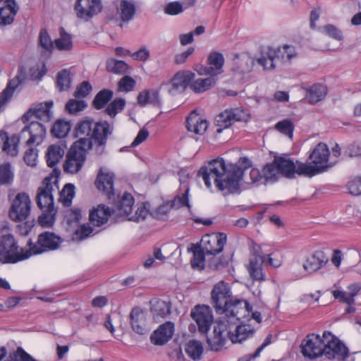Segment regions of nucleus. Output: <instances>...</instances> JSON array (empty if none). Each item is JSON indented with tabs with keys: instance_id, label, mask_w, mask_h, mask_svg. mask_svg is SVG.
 <instances>
[{
	"instance_id": "13",
	"label": "nucleus",
	"mask_w": 361,
	"mask_h": 361,
	"mask_svg": "<svg viewBox=\"0 0 361 361\" xmlns=\"http://www.w3.org/2000/svg\"><path fill=\"white\" fill-rule=\"evenodd\" d=\"M190 316L196 322L201 334H207L213 322V316L208 306L196 305L190 312Z\"/></svg>"
},
{
	"instance_id": "43",
	"label": "nucleus",
	"mask_w": 361,
	"mask_h": 361,
	"mask_svg": "<svg viewBox=\"0 0 361 361\" xmlns=\"http://www.w3.org/2000/svg\"><path fill=\"white\" fill-rule=\"evenodd\" d=\"M185 351L192 360H200L203 353L202 343L197 340H190L186 343Z\"/></svg>"
},
{
	"instance_id": "7",
	"label": "nucleus",
	"mask_w": 361,
	"mask_h": 361,
	"mask_svg": "<svg viewBox=\"0 0 361 361\" xmlns=\"http://www.w3.org/2000/svg\"><path fill=\"white\" fill-rule=\"evenodd\" d=\"M61 239L52 232L45 231L38 235L36 243H33L31 240L27 242L28 250L32 255H39L45 252L56 250Z\"/></svg>"
},
{
	"instance_id": "50",
	"label": "nucleus",
	"mask_w": 361,
	"mask_h": 361,
	"mask_svg": "<svg viewBox=\"0 0 361 361\" xmlns=\"http://www.w3.org/2000/svg\"><path fill=\"white\" fill-rule=\"evenodd\" d=\"M189 190V188H187L183 193L176 195L171 201H169L172 209H179L183 207H187L188 210L190 211L191 205L188 198Z\"/></svg>"
},
{
	"instance_id": "25",
	"label": "nucleus",
	"mask_w": 361,
	"mask_h": 361,
	"mask_svg": "<svg viewBox=\"0 0 361 361\" xmlns=\"http://www.w3.org/2000/svg\"><path fill=\"white\" fill-rule=\"evenodd\" d=\"M240 118L233 110H225L224 112L218 114L215 118V123L219 127L216 130L218 133L222 132L223 129L231 126L234 121H240Z\"/></svg>"
},
{
	"instance_id": "53",
	"label": "nucleus",
	"mask_w": 361,
	"mask_h": 361,
	"mask_svg": "<svg viewBox=\"0 0 361 361\" xmlns=\"http://www.w3.org/2000/svg\"><path fill=\"white\" fill-rule=\"evenodd\" d=\"M125 106V99L122 98H116L109 104L105 111L109 116L114 118L119 111L124 109Z\"/></svg>"
},
{
	"instance_id": "3",
	"label": "nucleus",
	"mask_w": 361,
	"mask_h": 361,
	"mask_svg": "<svg viewBox=\"0 0 361 361\" xmlns=\"http://www.w3.org/2000/svg\"><path fill=\"white\" fill-rule=\"evenodd\" d=\"M57 183V177H46L37 189L36 202L42 214L38 217V223L42 227H51L55 221L56 210L54 207V186Z\"/></svg>"
},
{
	"instance_id": "62",
	"label": "nucleus",
	"mask_w": 361,
	"mask_h": 361,
	"mask_svg": "<svg viewBox=\"0 0 361 361\" xmlns=\"http://www.w3.org/2000/svg\"><path fill=\"white\" fill-rule=\"evenodd\" d=\"M343 155L350 158L361 156V144L353 142L348 145L344 149Z\"/></svg>"
},
{
	"instance_id": "49",
	"label": "nucleus",
	"mask_w": 361,
	"mask_h": 361,
	"mask_svg": "<svg viewBox=\"0 0 361 361\" xmlns=\"http://www.w3.org/2000/svg\"><path fill=\"white\" fill-rule=\"evenodd\" d=\"M106 68L107 71L115 74H124L128 73V66L123 61L111 59L106 61Z\"/></svg>"
},
{
	"instance_id": "63",
	"label": "nucleus",
	"mask_w": 361,
	"mask_h": 361,
	"mask_svg": "<svg viewBox=\"0 0 361 361\" xmlns=\"http://www.w3.org/2000/svg\"><path fill=\"white\" fill-rule=\"evenodd\" d=\"M92 233L93 228L91 226L82 225L75 231L73 238L82 240L87 237L92 236L93 235Z\"/></svg>"
},
{
	"instance_id": "33",
	"label": "nucleus",
	"mask_w": 361,
	"mask_h": 361,
	"mask_svg": "<svg viewBox=\"0 0 361 361\" xmlns=\"http://www.w3.org/2000/svg\"><path fill=\"white\" fill-rule=\"evenodd\" d=\"M265 260L260 258H251L250 259L247 271L250 277L255 281H263L265 280V273L263 271L262 265Z\"/></svg>"
},
{
	"instance_id": "35",
	"label": "nucleus",
	"mask_w": 361,
	"mask_h": 361,
	"mask_svg": "<svg viewBox=\"0 0 361 361\" xmlns=\"http://www.w3.org/2000/svg\"><path fill=\"white\" fill-rule=\"evenodd\" d=\"M216 78L209 75L206 78H198L191 82L190 88L195 93H202L211 89L216 85Z\"/></svg>"
},
{
	"instance_id": "58",
	"label": "nucleus",
	"mask_w": 361,
	"mask_h": 361,
	"mask_svg": "<svg viewBox=\"0 0 361 361\" xmlns=\"http://www.w3.org/2000/svg\"><path fill=\"white\" fill-rule=\"evenodd\" d=\"M229 259L221 256V257H213L209 261V267L213 270H221L224 269L228 265Z\"/></svg>"
},
{
	"instance_id": "51",
	"label": "nucleus",
	"mask_w": 361,
	"mask_h": 361,
	"mask_svg": "<svg viewBox=\"0 0 361 361\" xmlns=\"http://www.w3.org/2000/svg\"><path fill=\"white\" fill-rule=\"evenodd\" d=\"M13 180V173L9 163L0 164V186L9 185Z\"/></svg>"
},
{
	"instance_id": "37",
	"label": "nucleus",
	"mask_w": 361,
	"mask_h": 361,
	"mask_svg": "<svg viewBox=\"0 0 361 361\" xmlns=\"http://www.w3.org/2000/svg\"><path fill=\"white\" fill-rule=\"evenodd\" d=\"M133 204L134 197L133 195L130 193L124 192L116 205L118 214L128 218L132 212Z\"/></svg>"
},
{
	"instance_id": "39",
	"label": "nucleus",
	"mask_w": 361,
	"mask_h": 361,
	"mask_svg": "<svg viewBox=\"0 0 361 361\" xmlns=\"http://www.w3.org/2000/svg\"><path fill=\"white\" fill-rule=\"evenodd\" d=\"M297 173L298 176H302L305 177H313L317 174H319L318 169L310 162H302L296 161L295 162V174Z\"/></svg>"
},
{
	"instance_id": "21",
	"label": "nucleus",
	"mask_w": 361,
	"mask_h": 361,
	"mask_svg": "<svg viewBox=\"0 0 361 361\" xmlns=\"http://www.w3.org/2000/svg\"><path fill=\"white\" fill-rule=\"evenodd\" d=\"M328 262L329 258L324 252L317 250L307 258L302 267L305 271L312 274L324 267Z\"/></svg>"
},
{
	"instance_id": "45",
	"label": "nucleus",
	"mask_w": 361,
	"mask_h": 361,
	"mask_svg": "<svg viewBox=\"0 0 361 361\" xmlns=\"http://www.w3.org/2000/svg\"><path fill=\"white\" fill-rule=\"evenodd\" d=\"M93 147V140L91 137H82L73 143L69 149H75L76 153H80L86 158L87 151Z\"/></svg>"
},
{
	"instance_id": "30",
	"label": "nucleus",
	"mask_w": 361,
	"mask_h": 361,
	"mask_svg": "<svg viewBox=\"0 0 361 361\" xmlns=\"http://www.w3.org/2000/svg\"><path fill=\"white\" fill-rule=\"evenodd\" d=\"M226 327V325L224 324H219L217 326H214V336L212 338H207V342L211 350L219 351L225 345L226 339L223 336V332L225 331Z\"/></svg>"
},
{
	"instance_id": "60",
	"label": "nucleus",
	"mask_w": 361,
	"mask_h": 361,
	"mask_svg": "<svg viewBox=\"0 0 361 361\" xmlns=\"http://www.w3.org/2000/svg\"><path fill=\"white\" fill-rule=\"evenodd\" d=\"M92 90L91 84L88 81H83L76 87L74 97L78 99L84 98L91 92Z\"/></svg>"
},
{
	"instance_id": "18",
	"label": "nucleus",
	"mask_w": 361,
	"mask_h": 361,
	"mask_svg": "<svg viewBox=\"0 0 361 361\" xmlns=\"http://www.w3.org/2000/svg\"><path fill=\"white\" fill-rule=\"evenodd\" d=\"M174 324L171 322H166L160 325L150 336L151 342L156 345L166 344L173 336Z\"/></svg>"
},
{
	"instance_id": "28",
	"label": "nucleus",
	"mask_w": 361,
	"mask_h": 361,
	"mask_svg": "<svg viewBox=\"0 0 361 361\" xmlns=\"http://www.w3.org/2000/svg\"><path fill=\"white\" fill-rule=\"evenodd\" d=\"M111 213L108 207L100 204L96 209L90 211V221L96 226H100L108 221Z\"/></svg>"
},
{
	"instance_id": "64",
	"label": "nucleus",
	"mask_w": 361,
	"mask_h": 361,
	"mask_svg": "<svg viewBox=\"0 0 361 361\" xmlns=\"http://www.w3.org/2000/svg\"><path fill=\"white\" fill-rule=\"evenodd\" d=\"M349 192L355 196L361 195V177H356L348 183Z\"/></svg>"
},
{
	"instance_id": "29",
	"label": "nucleus",
	"mask_w": 361,
	"mask_h": 361,
	"mask_svg": "<svg viewBox=\"0 0 361 361\" xmlns=\"http://www.w3.org/2000/svg\"><path fill=\"white\" fill-rule=\"evenodd\" d=\"M254 333V329L251 328L250 325L238 324L235 329V332H231L229 330L228 334L233 343H240L247 338L252 337Z\"/></svg>"
},
{
	"instance_id": "59",
	"label": "nucleus",
	"mask_w": 361,
	"mask_h": 361,
	"mask_svg": "<svg viewBox=\"0 0 361 361\" xmlns=\"http://www.w3.org/2000/svg\"><path fill=\"white\" fill-rule=\"evenodd\" d=\"M171 209L169 202H165L152 212V216L157 219L165 220Z\"/></svg>"
},
{
	"instance_id": "56",
	"label": "nucleus",
	"mask_w": 361,
	"mask_h": 361,
	"mask_svg": "<svg viewBox=\"0 0 361 361\" xmlns=\"http://www.w3.org/2000/svg\"><path fill=\"white\" fill-rule=\"evenodd\" d=\"M39 45L49 51H51L54 49L53 42L46 29H41L39 32Z\"/></svg>"
},
{
	"instance_id": "36",
	"label": "nucleus",
	"mask_w": 361,
	"mask_h": 361,
	"mask_svg": "<svg viewBox=\"0 0 361 361\" xmlns=\"http://www.w3.org/2000/svg\"><path fill=\"white\" fill-rule=\"evenodd\" d=\"M188 251L193 254L192 259L190 261L191 267L193 269H204L206 252L202 249L201 245L192 244L191 247L188 248Z\"/></svg>"
},
{
	"instance_id": "23",
	"label": "nucleus",
	"mask_w": 361,
	"mask_h": 361,
	"mask_svg": "<svg viewBox=\"0 0 361 361\" xmlns=\"http://www.w3.org/2000/svg\"><path fill=\"white\" fill-rule=\"evenodd\" d=\"M186 128L188 131L202 135L208 128V122L193 111L186 119Z\"/></svg>"
},
{
	"instance_id": "12",
	"label": "nucleus",
	"mask_w": 361,
	"mask_h": 361,
	"mask_svg": "<svg viewBox=\"0 0 361 361\" xmlns=\"http://www.w3.org/2000/svg\"><path fill=\"white\" fill-rule=\"evenodd\" d=\"M195 77V74L192 71H178L169 82L162 83L161 87L166 85L168 87V92L170 94L176 95L183 92L188 86L190 87Z\"/></svg>"
},
{
	"instance_id": "61",
	"label": "nucleus",
	"mask_w": 361,
	"mask_h": 361,
	"mask_svg": "<svg viewBox=\"0 0 361 361\" xmlns=\"http://www.w3.org/2000/svg\"><path fill=\"white\" fill-rule=\"evenodd\" d=\"M323 30L326 35L338 41H342L343 39L341 30L334 25L327 24L324 26Z\"/></svg>"
},
{
	"instance_id": "47",
	"label": "nucleus",
	"mask_w": 361,
	"mask_h": 361,
	"mask_svg": "<svg viewBox=\"0 0 361 361\" xmlns=\"http://www.w3.org/2000/svg\"><path fill=\"white\" fill-rule=\"evenodd\" d=\"M56 87L59 92L66 91L70 89L71 84V73L68 69L59 71L56 77Z\"/></svg>"
},
{
	"instance_id": "2",
	"label": "nucleus",
	"mask_w": 361,
	"mask_h": 361,
	"mask_svg": "<svg viewBox=\"0 0 361 361\" xmlns=\"http://www.w3.org/2000/svg\"><path fill=\"white\" fill-rule=\"evenodd\" d=\"M300 352L306 359L314 360H337L345 361L349 356L347 346L331 332L325 331L322 336L309 334L302 339Z\"/></svg>"
},
{
	"instance_id": "40",
	"label": "nucleus",
	"mask_w": 361,
	"mask_h": 361,
	"mask_svg": "<svg viewBox=\"0 0 361 361\" xmlns=\"http://www.w3.org/2000/svg\"><path fill=\"white\" fill-rule=\"evenodd\" d=\"M262 173L265 184L269 182L274 183L277 181L281 176L278 166L274 163V159L271 163H268L264 165L262 169Z\"/></svg>"
},
{
	"instance_id": "57",
	"label": "nucleus",
	"mask_w": 361,
	"mask_h": 361,
	"mask_svg": "<svg viewBox=\"0 0 361 361\" xmlns=\"http://www.w3.org/2000/svg\"><path fill=\"white\" fill-rule=\"evenodd\" d=\"M87 107V104L83 100H77L71 99L66 104V110L70 114H75L84 110Z\"/></svg>"
},
{
	"instance_id": "5",
	"label": "nucleus",
	"mask_w": 361,
	"mask_h": 361,
	"mask_svg": "<svg viewBox=\"0 0 361 361\" xmlns=\"http://www.w3.org/2000/svg\"><path fill=\"white\" fill-rule=\"evenodd\" d=\"M295 48L290 45H284L283 47L274 49L267 47L262 51L261 56L257 59V63L264 67L265 70L274 69L276 63L290 61L296 56Z\"/></svg>"
},
{
	"instance_id": "55",
	"label": "nucleus",
	"mask_w": 361,
	"mask_h": 361,
	"mask_svg": "<svg viewBox=\"0 0 361 361\" xmlns=\"http://www.w3.org/2000/svg\"><path fill=\"white\" fill-rule=\"evenodd\" d=\"M154 315L161 318H165L171 314V305L163 300L157 302L153 307Z\"/></svg>"
},
{
	"instance_id": "11",
	"label": "nucleus",
	"mask_w": 361,
	"mask_h": 361,
	"mask_svg": "<svg viewBox=\"0 0 361 361\" xmlns=\"http://www.w3.org/2000/svg\"><path fill=\"white\" fill-rule=\"evenodd\" d=\"M75 11L78 18L87 22L102 11V0H77Z\"/></svg>"
},
{
	"instance_id": "44",
	"label": "nucleus",
	"mask_w": 361,
	"mask_h": 361,
	"mask_svg": "<svg viewBox=\"0 0 361 361\" xmlns=\"http://www.w3.org/2000/svg\"><path fill=\"white\" fill-rule=\"evenodd\" d=\"M135 14V4L127 0H122L120 4V16L123 22H129Z\"/></svg>"
},
{
	"instance_id": "27",
	"label": "nucleus",
	"mask_w": 361,
	"mask_h": 361,
	"mask_svg": "<svg viewBox=\"0 0 361 361\" xmlns=\"http://www.w3.org/2000/svg\"><path fill=\"white\" fill-rule=\"evenodd\" d=\"M274 163L277 164L281 176L293 178L295 176V163L290 158L274 157Z\"/></svg>"
},
{
	"instance_id": "46",
	"label": "nucleus",
	"mask_w": 361,
	"mask_h": 361,
	"mask_svg": "<svg viewBox=\"0 0 361 361\" xmlns=\"http://www.w3.org/2000/svg\"><path fill=\"white\" fill-rule=\"evenodd\" d=\"M94 124V120L87 117L80 121L75 127V133L77 136L86 135L87 137H91Z\"/></svg>"
},
{
	"instance_id": "38",
	"label": "nucleus",
	"mask_w": 361,
	"mask_h": 361,
	"mask_svg": "<svg viewBox=\"0 0 361 361\" xmlns=\"http://www.w3.org/2000/svg\"><path fill=\"white\" fill-rule=\"evenodd\" d=\"M18 11V6L16 3L14 5L6 4L4 7L0 8V24L4 25L11 24Z\"/></svg>"
},
{
	"instance_id": "19",
	"label": "nucleus",
	"mask_w": 361,
	"mask_h": 361,
	"mask_svg": "<svg viewBox=\"0 0 361 361\" xmlns=\"http://www.w3.org/2000/svg\"><path fill=\"white\" fill-rule=\"evenodd\" d=\"M114 173H104L101 169L95 180L97 188L106 195L109 200L114 197Z\"/></svg>"
},
{
	"instance_id": "42",
	"label": "nucleus",
	"mask_w": 361,
	"mask_h": 361,
	"mask_svg": "<svg viewBox=\"0 0 361 361\" xmlns=\"http://www.w3.org/2000/svg\"><path fill=\"white\" fill-rule=\"evenodd\" d=\"M114 92L109 89L99 91L92 101V106L97 110L103 109L112 99Z\"/></svg>"
},
{
	"instance_id": "4",
	"label": "nucleus",
	"mask_w": 361,
	"mask_h": 361,
	"mask_svg": "<svg viewBox=\"0 0 361 361\" xmlns=\"http://www.w3.org/2000/svg\"><path fill=\"white\" fill-rule=\"evenodd\" d=\"M0 257L3 264H14L30 257V251L19 248L11 233H4L0 239Z\"/></svg>"
},
{
	"instance_id": "22",
	"label": "nucleus",
	"mask_w": 361,
	"mask_h": 361,
	"mask_svg": "<svg viewBox=\"0 0 361 361\" xmlns=\"http://www.w3.org/2000/svg\"><path fill=\"white\" fill-rule=\"evenodd\" d=\"M129 317L133 331L141 335L147 333L146 317L142 309L139 307H133L130 311Z\"/></svg>"
},
{
	"instance_id": "31",
	"label": "nucleus",
	"mask_w": 361,
	"mask_h": 361,
	"mask_svg": "<svg viewBox=\"0 0 361 361\" xmlns=\"http://www.w3.org/2000/svg\"><path fill=\"white\" fill-rule=\"evenodd\" d=\"M19 140V137L17 135H13L11 137H8L6 133H0V147H1L4 151H6L7 153L12 157H15L18 154Z\"/></svg>"
},
{
	"instance_id": "15",
	"label": "nucleus",
	"mask_w": 361,
	"mask_h": 361,
	"mask_svg": "<svg viewBox=\"0 0 361 361\" xmlns=\"http://www.w3.org/2000/svg\"><path fill=\"white\" fill-rule=\"evenodd\" d=\"M52 101L38 104L35 108H30L22 117L23 123L29 122L33 117L43 122H49L52 116L51 109Z\"/></svg>"
},
{
	"instance_id": "17",
	"label": "nucleus",
	"mask_w": 361,
	"mask_h": 361,
	"mask_svg": "<svg viewBox=\"0 0 361 361\" xmlns=\"http://www.w3.org/2000/svg\"><path fill=\"white\" fill-rule=\"evenodd\" d=\"M46 127L38 121H32L28 126H26L20 132V136H23L26 133L30 135L26 141V145L31 146L36 143L37 145L41 144L46 136Z\"/></svg>"
},
{
	"instance_id": "41",
	"label": "nucleus",
	"mask_w": 361,
	"mask_h": 361,
	"mask_svg": "<svg viewBox=\"0 0 361 361\" xmlns=\"http://www.w3.org/2000/svg\"><path fill=\"white\" fill-rule=\"evenodd\" d=\"M71 124L63 119H58L52 126L51 134L57 138H63L71 130Z\"/></svg>"
},
{
	"instance_id": "32",
	"label": "nucleus",
	"mask_w": 361,
	"mask_h": 361,
	"mask_svg": "<svg viewBox=\"0 0 361 361\" xmlns=\"http://www.w3.org/2000/svg\"><path fill=\"white\" fill-rule=\"evenodd\" d=\"M113 126L106 121L94 122L91 138L93 140H107L108 136L113 133Z\"/></svg>"
},
{
	"instance_id": "54",
	"label": "nucleus",
	"mask_w": 361,
	"mask_h": 361,
	"mask_svg": "<svg viewBox=\"0 0 361 361\" xmlns=\"http://www.w3.org/2000/svg\"><path fill=\"white\" fill-rule=\"evenodd\" d=\"M275 128L280 133L288 136L290 138L293 137L294 125L289 119H284L279 121L275 125Z\"/></svg>"
},
{
	"instance_id": "9",
	"label": "nucleus",
	"mask_w": 361,
	"mask_h": 361,
	"mask_svg": "<svg viewBox=\"0 0 361 361\" xmlns=\"http://www.w3.org/2000/svg\"><path fill=\"white\" fill-rule=\"evenodd\" d=\"M329 156L330 151L328 146L323 142H320L314 148L308 159L322 173L331 169L336 162L329 161Z\"/></svg>"
},
{
	"instance_id": "24",
	"label": "nucleus",
	"mask_w": 361,
	"mask_h": 361,
	"mask_svg": "<svg viewBox=\"0 0 361 361\" xmlns=\"http://www.w3.org/2000/svg\"><path fill=\"white\" fill-rule=\"evenodd\" d=\"M305 98L311 104H317L324 99L327 94V87L321 83H315L309 87L305 88Z\"/></svg>"
},
{
	"instance_id": "8",
	"label": "nucleus",
	"mask_w": 361,
	"mask_h": 361,
	"mask_svg": "<svg viewBox=\"0 0 361 361\" xmlns=\"http://www.w3.org/2000/svg\"><path fill=\"white\" fill-rule=\"evenodd\" d=\"M31 209V200L29 195L25 192L18 193L13 200L9 209V217L16 222L26 220Z\"/></svg>"
},
{
	"instance_id": "20",
	"label": "nucleus",
	"mask_w": 361,
	"mask_h": 361,
	"mask_svg": "<svg viewBox=\"0 0 361 361\" xmlns=\"http://www.w3.org/2000/svg\"><path fill=\"white\" fill-rule=\"evenodd\" d=\"M85 160L86 158L80 153H76L75 149H69L63 164V170L66 173L75 174L81 170Z\"/></svg>"
},
{
	"instance_id": "16",
	"label": "nucleus",
	"mask_w": 361,
	"mask_h": 361,
	"mask_svg": "<svg viewBox=\"0 0 361 361\" xmlns=\"http://www.w3.org/2000/svg\"><path fill=\"white\" fill-rule=\"evenodd\" d=\"M224 57L219 51H212L207 57L208 66L202 67L197 71L200 75H208L216 76L223 72Z\"/></svg>"
},
{
	"instance_id": "10",
	"label": "nucleus",
	"mask_w": 361,
	"mask_h": 361,
	"mask_svg": "<svg viewBox=\"0 0 361 361\" xmlns=\"http://www.w3.org/2000/svg\"><path fill=\"white\" fill-rule=\"evenodd\" d=\"M212 302L216 313H219L233 298L230 285L221 281L216 283L211 292Z\"/></svg>"
},
{
	"instance_id": "26",
	"label": "nucleus",
	"mask_w": 361,
	"mask_h": 361,
	"mask_svg": "<svg viewBox=\"0 0 361 361\" xmlns=\"http://www.w3.org/2000/svg\"><path fill=\"white\" fill-rule=\"evenodd\" d=\"M137 103L142 106L152 104L154 106L161 107V102L159 97V90L151 89L141 92L137 96Z\"/></svg>"
},
{
	"instance_id": "6",
	"label": "nucleus",
	"mask_w": 361,
	"mask_h": 361,
	"mask_svg": "<svg viewBox=\"0 0 361 361\" xmlns=\"http://www.w3.org/2000/svg\"><path fill=\"white\" fill-rule=\"evenodd\" d=\"M252 307L244 299L233 298L218 314H224L228 325L237 324L252 311Z\"/></svg>"
},
{
	"instance_id": "34",
	"label": "nucleus",
	"mask_w": 361,
	"mask_h": 361,
	"mask_svg": "<svg viewBox=\"0 0 361 361\" xmlns=\"http://www.w3.org/2000/svg\"><path fill=\"white\" fill-rule=\"evenodd\" d=\"M65 154L64 147L59 145H50L46 152V159L49 167L55 166Z\"/></svg>"
},
{
	"instance_id": "48",
	"label": "nucleus",
	"mask_w": 361,
	"mask_h": 361,
	"mask_svg": "<svg viewBox=\"0 0 361 361\" xmlns=\"http://www.w3.org/2000/svg\"><path fill=\"white\" fill-rule=\"evenodd\" d=\"M60 37L54 41L57 49L60 51L71 50L73 47L71 36L68 34L63 27L60 28Z\"/></svg>"
},
{
	"instance_id": "14",
	"label": "nucleus",
	"mask_w": 361,
	"mask_h": 361,
	"mask_svg": "<svg viewBox=\"0 0 361 361\" xmlns=\"http://www.w3.org/2000/svg\"><path fill=\"white\" fill-rule=\"evenodd\" d=\"M226 240L227 236L224 233L206 235L201 240L202 249L207 255L215 256L222 252Z\"/></svg>"
},
{
	"instance_id": "1",
	"label": "nucleus",
	"mask_w": 361,
	"mask_h": 361,
	"mask_svg": "<svg viewBox=\"0 0 361 361\" xmlns=\"http://www.w3.org/2000/svg\"><path fill=\"white\" fill-rule=\"evenodd\" d=\"M250 166L251 161L246 157L240 158L238 164L228 165H226L224 159L217 158L209 161L207 166L201 167L197 175L202 176L208 188H212V177L219 190H228L229 192L235 193L240 189V183L245 171Z\"/></svg>"
},
{
	"instance_id": "52",
	"label": "nucleus",
	"mask_w": 361,
	"mask_h": 361,
	"mask_svg": "<svg viewBox=\"0 0 361 361\" xmlns=\"http://www.w3.org/2000/svg\"><path fill=\"white\" fill-rule=\"evenodd\" d=\"M75 196V186L72 183H66L60 192V200L64 206L68 207Z\"/></svg>"
}]
</instances>
